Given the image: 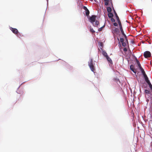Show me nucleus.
<instances>
[{"instance_id":"nucleus-1","label":"nucleus","mask_w":152,"mask_h":152,"mask_svg":"<svg viewBox=\"0 0 152 152\" xmlns=\"http://www.w3.org/2000/svg\"><path fill=\"white\" fill-rule=\"evenodd\" d=\"M145 96L146 98V101L147 102V103H148L149 101V99L150 98L151 99V104L150 106V113H151V105H152V97H151V92L149 90H145Z\"/></svg>"},{"instance_id":"nucleus-2","label":"nucleus","mask_w":152,"mask_h":152,"mask_svg":"<svg viewBox=\"0 0 152 152\" xmlns=\"http://www.w3.org/2000/svg\"><path fill=\"white\" fill-rule=\"evenodd\" d=\"M93 63V60L92 59H91L90 61L88 62V65L91 71L94 72L95 70V68Z\"/></svg>"},{"instance_id":"nucleus-3","label":"nucleus","mask_w":152,"mask_h":152,"mask_svg":"<svg viewBox=\"0 0 152 152\" xmlns=\"http://www.w3.org/2000/svg\"><path fill=\"white\" fill-rule=\"evenodd\" d=\"M112 31L113 34H118L119 32V29L115 27L112 28Z\"/></svg>"},{"instance_id":"nucleus-4","label":"nucleus","mask_w":152,"mask_h":152,"mask_svg":"<svg viewBox=\"0 0 152 152\" xmlns=\"http://www.w3.org/2000/svg\"><path fill=\"white\" fill-rule=\"evenodd\" d=\"M96 16L95 15H92L89 18L90 22L93 24V23L96 20Z\"/></svg>"},{"instance_id":"nucleus-5","label":"nucleus","mask_w":152,"mask_h":152,"mask_svg":"<svg viewBox=\"0 0 152 152\" xmlns=\"http://www.w3.org/2000/svg\"><path fill=\"white\" fill-rule=\"evenodd\" d=\"M144 56L145 58H147L150 57L151 56V54L149 51H146L144 52Z\"/></svg>"},{"instance_id":"nucleus-6","label":"nucleus","mask_w":152,"mask_h":152,"mask_svg":"<svg viewBox=\"0 0 152 152\" xmlns=\"http://www.w3.org/2000/svg\"><path fill=\"white\" fill-rule=\"evenodd\" d=\"M83 8L85 11L86 15L87 16H88L90 13V12L87 9L86 7L85 6H83Z\"/></svg>"},{"instance_id":"nucleus-7","label":"nucleus","mask_w":152,"mask_h":152,"mask_svg":"<svg viewBox=\"0 0 152 152\" xmlns=\"http://www.w3.org/2000/svg\"><path fill=\"white\" fill-rule=\"evenodd\" d=\"M130 69L135 74L137 72L136 69H135L134 66L133 65H131L130 66Z\"/></svg>"},{"instance_id":"nucleus-8","label":"nucleus","mask_w":152,"mask_h":152,"mask_svg":"<svg viewBox=\"0 0 152 152\" xmlns=\"http://www.w3.org/2000/svg\"><path fill=\"white\" fill-rule=\"evenodd\" d=\"M10 29L13 32V33L15 34H17L18 33V31L16 28L11 27L10 28Z\"/></svg>"},{"instance_id":"nucleus-9","label":"nucleus","mask_w":152,"mask_h":152,"mask_svg":"<svg viewBox=\"0 0 152 152\" xmlns=\"http://www.w3.org/2000/svg\"><path fill=\"white\" fill-rule=\"evenodd\" d=\"M95 23H93V26L98 27L99 24V22L97 20H95Z\"/></svg>"},{"instance_id":"nucleus-10","label":"nucleus","mask_w":152,"mask_h":152,"mask_svg":"<svg viewBox=\"0 0 152 152\" xmlns=\"http://www.w3.org/2000/svg\"><path fill=\"white\" fill-rule=\"evenodd\" d=\"M143 76L145 80L146 83L149 81L148 78L146 74L143 75Z\"/></svg>"},{"instance_id":"nucleus-11","label":"nucleus","mask_w":152,"mask_h":152,"mask_svg":"<svg viewBox=\"0 0 152 152\" xmlns=\"http://www.w3.org/2000/svg\"><path fill=\"white\" fill-rule=\"evenodd\" d=\"M106 58L107 59V60L109 62L110 64H113L112 61L111 59L108 56H107Z\"/></svg>"},{"instance_id":"nucleus-12","label":"nucleus","mask_w":152,"mask_h":152,"mask_svg":"<svg viewBox=\"0 0 152 152\" xmlns=\"http://www.w3.org/2000/svg\"><path fill=\"white\" fill-rule=\"evenodd\" d=\"M148 85H149V87L150 88L151 91V92H152V85H151V83L150 81L147 83H146Z\"/></svg>"},{"instance_id":"nucleus-13","label":"nucleus","mask_w":152,"mask_h":152,"mask_svg":"<svg viewBox=\"0 0 152 152\" xmlns=\"http://www.w3.org/2000/svg\"><path fill=\"white\" fill-rule=\"evenodd\" d=\"M140 69L143 75L146 74L144 70L142 67H140Z\"/></svg>"},{"instance_id":"nucleus-14","label":"nucleus","mask_w":152,"mask_h":152,"mask_svg":"<svg viewBox=\"0 0 152 152\" xmlns=\"http://www.w3.org/2000/svg\"><path fill=\"white\" fill-rule=\"evenodd\" d=\"M120 30L123 35L124 36L125 38H127V37L124 34V31L123 29V28H120Z\"/></svg>"},{"instance_id":"nucleus-15","label":"nucleus","mask_w":152,"mask_h":152,"mask_svg":"<svg viewBox=\"0 0 152 152\" xmlns=\"http://www.w3.org/2000/svg\"><path fill=\"white\" fill-rule=\"evenodd\" d=\"M136 60L139 68H140V67H141L142 66L141 65V64L139 61L137 59V58H136Z\"/></svg>"},{"instance_id":"nucleus-16","label":"nucleus","mask_w":152,"mask_h":152,"mask_svg":"<svg viewBox=\"0 0 152 152\" xmlns=\"http://www.w3.org/2000/svg\"><path fill=\"white\" fill-rule=\"evenodd\" d=\"M114 14H115V15L116 16V19L117 20H120L119 19V18L118 17V16L117 13H116L115 11V10L114 9Z\"/></svg>"},{"instance_id":"nucleus-17","label":"nucleus","mask_w":152,"mask_h":152,"mask_svg":"<svg viewBox=\"0 0 152 152\" xmlns=\"http://www.w3.org/2000/svg\"><path fill=\"white\" fill-rule=\"evenodd\" d=\"M102 53L103 55L106 58L107 57V56H108V55H107V53L105 51H103Z\"/></svg>"},{"instance_id":"nucleus-18","label":"nucleus","mask_w":152,"mask_h":152,"mask_svg":"<svg viewBox=\"0 0 152 152\" xmlns=\"http://www.w3.org/2000/svg\"><path fill=\"white\" fill-rule=\"evenodd\" d=\"M109 18H112L113 16V15L111 12L109 13L108 15Z\"/></svg>"},{"instance_id":"nucleus-19","label":"nucleus","mask_w":152,"mask_h":152,"mask_svg":"<svg viewBox=\"0 0 152 152\" xmlns=\"http://www.w3.org/2000/svg\"><path fill=\"white\" fill-rule=\"evenodd\" d=\"M117 21H118V23L119 26L120 27V29L121 28H122V27L121 23V22L120 20H118Z\"/></svg>"},{"instance_id":"nucleus-20","label":"nucleus","mask_w":152,"mask_h":152,"mask_svg":"<svg viewBox=\"0 0 152 152\" xmlns=\"http://www.w3.org/2000/svg\"><path fill=\"white\" fill-rule=\"evenodd\" d=\"M107 11L108 13L111 12V9L110 7H107Z\"/></svg>"},{"instance_id":"nucleus-21","label":"nucleus","mask_w":152,"mask_h":152,"mask_svg":"<svg viewBox=\"0 0 152 152\" xmlns=\"http://www.w3.org/2000/svg\"><path fill=\"white\" fill-rule=\"evenodd\" d=\"M105 2V5L107 6L108 4L109 0H104Z\"/></svg>"},{"instance_id":"nucleus-22","label":"nucleus","mask_w":152,"mask_h":152,"mask_svg":"<svg viewBox=\"0 0 152 152\" xmlns=\"http://www.w3.org/2000/svg\"><path fill=\"white\" fill-rule=\"evenodd\" d=\"M90 31L92 33H94L95 32V31L94 30L93 28H90Z\"/></svg>"},{"instance_id":"nucleus-23","label":"nucleus","mask_w":152,"mask_h":152,"mask_svg":"<svg viewBox=\"0 0 152 152\" xmlns=\"http://www.w3.org/2000/svg\"><path fill=\"white\" fill-rule=\"evenodd\" d=\"M104 26H103L102 27H101L100 28H99L98 29V31H100L102 30V29L103 28H104Z\"/></svg>"},{"instance_id":"nucleus-24","label":"nucleus","mask_w":152,"mask_h":152,"mask_svg":"<svg viewBox=\"0 0 152 152\" xmlns=\"http://www.w3.org/2000/svg\"><path fill=\"white\" fill-rule=\"evenodd\" d=\"M120 41L121 42V43H122L123 42H124V39L123 38H120Z\"/></svg>"},{"instance_id":"nucleus-25","label":"nucleus","mask_w":152,"mask_h":152,"mask_svg":"<svg viewBox=\"0 0 152 152\" xmlns=\"http://www.w3.org/2000/svg\"><path fill=\"white\" fill-rule=\"evenodd\" d=\"M122 46L124 47H125L126 45V43L124 42H123V43H122Z\"/></svg>"},{"instance_id":"nucleus-26","label":"nucleus","mask_w":152,"mask_h":152,"mask_svg":"<svg viewBox=\"0 0 152 152\" xmlns=\"http://www.w3.org/2000/svg\"><path fill=\"white\" fill-rule=\"evenodd\" d=\"M111 20L112 22H115V19L113 18H111Z\"/></svg>"},{"instance_id":"nucleus-27","label":"nucleus","mask_w":152,"mask_h":152,"mask_svg":"<svg viewBox=\"0 0 152 152\" xmlns=\"http://www.w3.org/2000/svg\"><path fill=\"white\" fill-rule=\"evenodd\" d=\"M113 24L114 26H117L118 25L117 23H114Z\"/></svg>"},{"instance_id":"nucleus-28","label":"nucleus","mask_w":152,"mask_h":152,"mask_svg":"<svg viewBox=\"0 0 152 152\" xmlns=\"http://www.w3.org/2000/svg\"><path fill=\"white\" fill-rule=\"evenodd\" d=\"M151 114L152 115V105L151 106Z\"/></svg>"},{"instance_id":"nucleus-29","label":"nucleus","mask_w":152,"mask_h":152,"mask_svg":"<svg viewBox=\"0 0 152 152\" xmlns=\"http://www.w3.org/2000/svg\"><path fill=\"white\" fill-rule=\"evenodd\" d=\"M124 51H126L127 50V49L126 48H124Z\"/></svg>"},{"instance_id":"nucleus-30","label":"nucleus","mask_w":152,"mask_h":152,"mask_svg":"<svg viewBox=\"0 0 152 152\" xmlns=\"http://www.w3.org/2000/svg\"><path fill=\"white\" fill-rule=\"evenodd\" d=\"M100 45L102 47H103V44H102V42H101L100 43Z\"/></svg>"},{"instance_id":"nucleus-31","label":"nucleus","mask_w":152,"mask_h":152,"mask_svg":"<svg viewBox=\"0 0 152 152\" xmlns=\"http://www.w3.org/2000/svg\"><path fill=\"white\" fill-rule=\"evenodd\" d=\"M125 38V39L126 40V41L127 42V44H128V40L127 39V37L126 38Z\"/></svg>"},{"instance_id":"nucleus-32","label":"nucleus","mask_w":152,"mask_h":152,"mask_svg":"<svg viewBox=\"0 0 152 152\" xmlns=\"http://www.w3.org/2000/svg\"><path fill=\"white\" fill-rule=\"evenodd\" d=\"M118 40H119V39L118 38Z\"/></svg>"}]
</instances>
